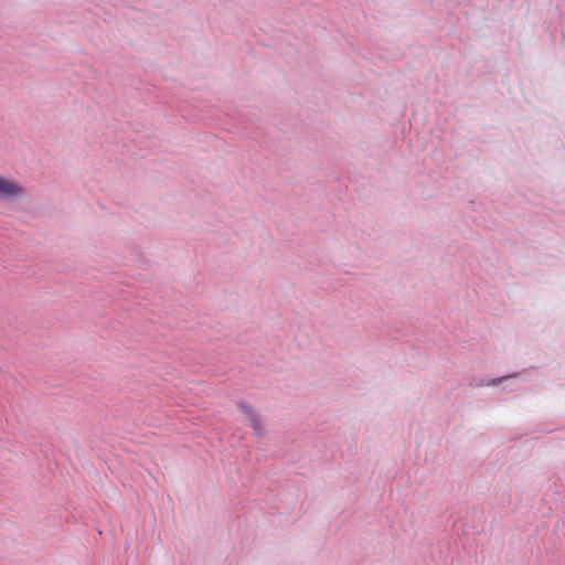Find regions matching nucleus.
<instances>
[{"mask_svg": "<svg viewBox=\"0 0 565 565\" xmlns=\"http://www.w3.org/2000/svg\"><path fill=\"white\" fill-rule=\"evenodd\" d=\"M238 411L241 412L243 419L259 435L263 430L262 420L255 409L244 403H238Z\"/></svg>", "mask_w": 565, "mask_h": 565, "instance_id": "f257e3e1", "label": "nucleus"}, {"mask_svg": "<svg viewBox=\"0 0 565 565\" xmlns=\"http://www.w3.org/2000/svg\"><path fill=\"white\" fill-rule=\"evenodd\" d=\"M22 193V188L15 181L0 177V199H12Z\"/></svg>", "mask_w": 565, "mask_h": 565, "instance_id": "f03ea898", "label": "nucleus"}, {"mask_svg": "<svg viewBox=\"0 0 565 565\" xmlns=\"http://www.w3.org/2000/svg\"><path fill=\"white\" fill-rule=\"evenodd\" d=\"M504 379H505V377H499V379H497V380H493V381H492V384H499V383H501Z\"/></svg>", "mask_w": 565, "mask_h": 565, "instance_id": "7ed1b4c3", "label": "nucleus"}]
</instances>
